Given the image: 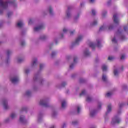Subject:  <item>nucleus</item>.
Masks as SVG:
<instances>
[{
  "label": "nucleus",
  "mask_w": 128,
  "mask_h": 128,
  "mask_svg": "<svg viewBox=\"0 0 128 128\" xmlns=\"http://www.w3.org/2000/svg\"><path fill=\"white\" fill-rule=\"evenodd\" d=\"M44 64H40L39 70L34 74V76L33 77L34 82H40L41 86L44 84V82L42 77V73H40L42 70H44Z\"/></svg>",
  "instance_id": "2"
},
{
  "label": "nucleus",
  "mask_w": 128,
  "mask_h": 128,
  "mask_svg": "<svg viewBox=\"0 0 128 128\" xmlns=\"http://www.w3.org/2000/svg\"><path fill=\"white\" fill-rule=\"evenodd\" d=\"M38 66V59L37 58H34L32 60V62L31 64V68H34Z\"/></svg>",
  "instance_id": "17"
},
{
  "label": "nucleus",
  "mask_w": 128,
  "mask_h": 128,
  "mask_svg": "<svg viewBox=\"0 0 128 128\" xmlns=\"http://www.w3.org/2000/svg\"><path fill=\"white\" fill-rule=\"evenodd\" d=\"M11 16H12V12H8V18H10Z\"/></svg>",
  "instance_id": "56"
},
{
  "label": "nucleus",
  "mask_w": 128,
  "mask_h": 128,
  "mask_svg": "<svg viewBox=\"0 0 128 128\" xmlns=\"http://www.w3.org/2000/svg\"><path fill=\"white\" fill-rule=\"evenodd\" d=\"M98 24V21L96 20H95L93 22L90 24L91 26H96Z\"/></svg>",
  "instance_id": "40"
},
{
  "label": "nucleus",
  "mask_w": 128,
  "mask_h": 128,
  "mask_svg": "<svg viewBox=\"0 0 128 128\" xmlns=\"http://www.w3.org/2000/svg\"><path fill=\"white\" fill-rule=\"evenodd\" d=\"M96 116V110H93L90 112V116L91 118H94Z\"/></svg>",
  "instance_id": "22"
},
{
  "label": "nucleus",
  "mask_w": 128,
  "mask_h": 128,
  "mask_svg": "<svg viewBox=\"0 0 128 128\" xmlns=\"http://www.w3.org/2000/svg\"><path fill=\"white\" fill-rule=\"evenodd\" d=\"M48 12L50 16H54V10L52 9V6H50L48 8Z\"/></svg>",
  "instance_id": "16"
},
{
  "label": "nucleus",
  "mask_w": 128,
  "mask_h": 128,
  "mask_svg": "<svg viewBox=\"0 0 128 128\" xmlns=\"http://www.w3.org/2000/svg\"><path fill=\"white\" fill-rule=\"evenodd\" d=\"M78 60V57L76 56H74V63L72 64L70 66V70H72V68H74V65L76 64V60Z\"/></svg>",
  "instance_id": "18"
},
{
  "label": "nucleus",
  "mask_w": 128,
  "mask_h": 128,
  "mask_svg": "<svg viewBox=\"0 0 128 128\" xmlns=\"http://www.w3.org/2000/svg\"><path fill=\"white\" fill-rule=\"evenodd\" d=\"M126 106V103L122 102L119 104V108H122L123 106Z\"/></svg>",
  "instance_id": "43"
},
{
  "label": "nucleus",
  "mask_w": 128,
  "mask_h": 128,
  "mask_svg": "<svg viewBox=\"0 0 128 128\" xmlns=\"http://www.w3.org/2000/svg\"><path fill=\"white\" fill-rule=\"evenodd\" d=\"M28 110V107H22L20 110V112L22 114L23 112H26Z\"/></svg>",
  "instance_id": "31"
},
{
  "label": "nucleus",
  "mask_w": 128,
  "mask_h": 128,
  "mask_svg": "<svg viewBox=\"0 0 128 128\" xmlns=\"http://www.w3.org/2000/svg\"><path fill=\"white\" fill-rule=\"evenodd\" d=\"M40 105L44 108H50V104H48V98H45L40 100Z\"/></svg>",
  "instance_id": "6"
},
{
  "label": "nucleus",
  "mask_w": 128,
  "mask_h": 128,
  "mask_svg": "<svg viewBox=\"0 0 128 128\" xmlns=\"http://www.w3.org/2000/svg\"><path fill=\"white\" fill-rule=\"evenodd\" d=\"M66 106V100H63L61 102V108L62 110H64Z\"/></svg>",
  "instance_id": "21"
},
{
  "label": "nucleus",
  "mask_w": 128,
  "mask_h": 128,
  "mask_svg": "<svg viewBox=\"0 0 128 128\" xmlns=\"http://www.w3.org/2000/svg\"><path fill=\"white\" fill-rule=\"evenodd\" d=\"M116 36H119L121 40H126V37L124 34V30H122L120 28L118 30L114 38L112 40V42L114 44L118 43V40H116Z\"/></svg>",
  "instance_id": "3"
},
{
  "label": "nucleus",
  "mask_w": 128,
  "mask_h": 128,
  "mask_svg": "<svg viewBox=\"0 0 128 128\" xmlns=\"http://www.w3.org/2000/svg\"><path fill=\"white\" fill-rule=\"evenodd\" d=\"M66 84V82H64L61 84V87L64 88Z\"/></svg>",
  "instance_id": "48"
},
{
  "label": "nucleus",
  "mask_w": 128,
  "mask_h": 128,
  "mask_svg": "<svg viewBox=\"0 0 128 128\" xmlns=\"http://www.w3.org/2000/svg\"><path fill=\"white\" fill-rule=\"evenodd\" d=\"M82 36H79L76 38L75 41L72 42L71 48H74V46H78L80 44V42H82Z\"/></svg>",
  "instance_id": "7"
},
{
  "label": "nucleus",
  "mask_w": 128,
  "mask_h": 128,
  "mask_svg": "<svg viewBox=\"0 0 128 128\" xmlns=\"http://www.w3.org/2000/svg\"><path fill=\"white\" fill-rule=\"evenodd\" d=\"M122 114V110H120V108L118 110V114Z\"/></svg>",
  "instance_id": "62"
},
{
  "label": "nucleus",
  "mask_w": 128,
  "mask_h": 128,
  "mask_svg": "<svg viewBox=\"0 0 128 128\" xmlns=\"http://www.w3.org/2000/svg\"><path fill=\"white\" fill-rule=\"evenodd\" d=\"M108 30H114V24H110L108 26Z\"/></svg>",
  "instance_id": "44"
},
{
  "label": "nucleus",
  "mask_w": 128,
  "mask_h": 128,
  "mask_svg": "<svg viewBox=\"0 0 128 128\" xmlns=\"http://www.w3.org/2000/svg\"><path fill=\"white\" fill-rule=\"evenodd\" d=\"M113 20L116 24H119L120 19H118V14L116 13L113 15Z\"/></svg>",
  "instance_id": "11"
},
{
  "label": "nucleus",
  "mask_w": 128,
  "mask_h": 128,
  "mask_svg": "<svg viewBox=\"0 0 128 128\" xmlns=\"http://www.w3.org/2000/svg\"><path fill=\"white\" fill-rule=\"evenodd\" d=\"M122 90H126L128 89V86L126 84H123L122 86Z\"/></svg>",
  "instance_id": "38"
},
{
  "label": "nucleus",
  "mask_w": 128,
  "mask_h": 128,
  "mask_svg": "<svg viewBox=\"0 0 128 128\" xmlns=\"http://www.w3.org/2000/svg\"><path fill=\"white\" fill-rule=\"evenodd\" d=\"M114 60V56L108 57V60H110V62H112V60Z\"/></svg>",
  "instance_id": "50"
},
{
  "label": "nucleus",
  "mask_w": 128,
  "mask_h": 128,
  "mask_svg": "<svg viewBox=\"0 0 128 128\" xmlns=\"http://www.w3.org/2000/svg\"><path fill=\"white\" fill-rule=\"evenodd\" d=\"M112 96V93L110 92H108L106 94V96H108V98H110V96Z\"/></svg>",
  "instance_id": "54"
},
{
  "label": "nucleus",
  "mask_w": 128,
  "mask_h": 128,
  "mask_svg": "<svg viewBox=\"0 0 128 128\" xmlns=\"http://www.w3.org/2000/svg\"><path fill=\"white\" fill-rule=\"evenodd\" d=\"M80 14H78L76 16H75L74 18V22H76V20H78V18H80Z\"/></svg>",
  "instance_id": "42"
},
{
  "label": "nucleus",
  "mask_w": 128,
  "mask_h": 128,
  "mask_svg": "<svg viewBox=\"0 0 128 128\" xmlns=\"http://www.w3.org/2000/svg\"><path fill=\"white\" fill-rule=\"evenodd\" d=\"M57 52L56 51H52L51 53V58H54L56 56Z\"/></svg>",
  "instance_id": "36"
},
{
  "label": "nucleus",
  "mask_w": 128,
  "mask_h": 128,
  "mask_svg": "<svg viewBox=\"0 0 128 128\" xmlns=\"http://www.w3.org/2000/svg\"><path fill=\"white\" fill-rule=\"evenodd\" d=\"M112 104H110L108 106L107 110L105 113V119H106V116H108V114H110V112H112Z\"/></svg>",
  "instance_id": "12"
},
{
  "label": "nucleus",
  "mask_w": 128,
  "mask_h": 128,
  "mask_svg": "<svg viewBox=\"0 0 128 128\" xmlns=\"http://www.w3.org/2000/svg\"><path fill=\"white\" fill-rule=\"evenodd\" d=\"M24 59L23 58H18L17 59V62L18 64H20L21 62H24Z\"/></svg>",
  "instance_id": "39"
},
{
  "label": "nucleus",
  "mask_w": 128,
  "mask_h": 128,
  "mask_svg": "<svg viewBox=\"0 0 128 128\" xmlns=\"http://www.w3.org/2000/svg\"><path fill=\"white\" fill-rule=\"evenodd\" d=\"M86 95V90H84L80 94V96H82Z\"/></svg>",
  "instance_id": "47"
},
{
  "label": "nucleus",
  "mask_w": 128,
  "mask_h": 128,
  "mask_svg": "<svg viewBox=\"0 0 128 128\" xmlns=\"http://www.w3.org/2000/svg\"><path fill=\"white\" fill-rule=\"evenodd\" d=\"M92 16H96V10H92Z\"/></svg>",
  "instance_id": "55"
},
{
  "label": "nucleus",
  "mask_w": 128,
  "mask_h": 128,
  "mask_svg": "<svg viewBox=\"0 0 128 128\" xmlns=\"http://www.w3.org/2000/svg\"><path fill=\"white\" fill-rule=\"evenodd\" d=\"M84 55L85 56H90V52L88 51V49L86 48L84 50Z\"/></svg>",
  "instance_id": "25"
},
{
  "label": "nucleus",
  "mask_w": 128,
  "mask_h": 128,
  "mask_svg": "<svg viewBox=\"0 0 128 128\" xmlns=\"http://www.w3.org/2000/svg\"><path fill=\"white\" fill-rule=\"evenodd\" d=\"M62 32L64 34H66V32H70V30L66 28H64L62 30Z\"/></svg>",
  "instance_id": "45"
},
{
  "label": "nucleus",
  "mask_w": 128,
  "mask_h": 128,
  "mask_svg": "<svg viewBox=\"0 0 128 128\" xmlns=\"http://www.w3.org/2000/svg\"><path fill=\"white\" fill-rule=\"evenodd\" d=\"M56 116H58V112H56V110H53L52 112V117L53 118H56Z\"/></svg>",
  "instance_id": "29"
},
{
  "label": "nucleus",
  "mask_w": 128,
  "mask_h": 128,
  "mask_svg": "<svg viewBox=\"0 0 128 128\" xmlns=\"http://www.w3.org/2000/svg\"><path fill=\"white\" fill-rule=\"evenodd\" d=\"M96 44H95L92 42H91L89 44V46L92 48V50H94L96 48V46H97L98 48H102V40L100 39H98L96 40Z\"/></svg>",
  "instance_id": "5"
},
{
  "label": "nucleus",
  "mask_w": 128,
  "mask_h": 128,
  "mask_svg": "<svg viewBox=\"0 0 128 128\" xmlns=\"http://www.w3.org/2000/svg\"><path fill=\"white\" fill-rule=\"evenodd\" d=\"M110 4H112V0H109L108 2V6H110Z\"/></svg>",
  "instance_id": "64"
},
{
  "label": "nucleus",
  "mask_w": 128,
  "mask_h": 128,
  "mask_svg": "<svg viewBox=\"0 0 128 128\" xmlns=\"http://www.w3.org/2000/svg\"><path fill=\"white\" fill-rule=\"evenodd\" d=\"M102 102H98V110H100V108H102Z\"/></svg>",
  "instance_id": "46"
},
{
  "label": "nucleus",
  "mask_w": 128,
  "mask_h": 128,
  "mask_svg": "<svg viewBox=\"0 0 128 128\" xmlns=\"http://www.w3.org/2000/svg\"><path fill=\"white\" fill-rule=\"evenodd\" d=\"M80 114V106H76V114Z\"/></svg>",
  "instance_id": "34"
},
{
  "label": "nucleus",
  "mask_w": 128,
  "mask_h": 128,
  "mask_svg": "<svg viewBox=\"0 0 128 128\" xmlns=\"http://www.w3.org/2000/svg\"><path fill=\"white\" fill-rule=\"evenodd\" d=\"M12 122V120H11V118L10 117H8V118H6L4 120V122L5 124H8V122Z\"/></svg>",
  "instance_id": "37"
},
{
  "label": "nucleus",
  "mask_w": 128,
  "mask_h": 128,
  "mask_svg": "<svg viewBox=\"0 0 128 128\" xmlns=\"http://www.w3.org/2000/svg\"><path fill=\"white\" fill-rule=\"evenodd\" d=\"M102 68L103 72H106V70H108V66H106V65L104 64L102 66Z\"/></svg>",
  "instance_id": "32"
},
{
  "label": "nucleus",
  "mask_w": 128,
  "mask_h": 128,
  "mask_svg": "<svg viewBox=\"0 0 128 128\" xmlns=\"http://www.w3.org/2000/svg\"><path fill=\"white\" fill-rule=\"evenodd\" d=\"M78 124V121H73L72 122V124H73V126H76L77 124Z\"/></svg>",
  "instance_id": "52"
},
{
  "label": "nucleus",
  "mask_w": 128,
  "mask_h": 128,
  "mask_svg": "<svg viewBox=\"0 0 128 128\" xmlns=\"http://www.w3.org/2000/svg\"><path fill=\"white\" fill-rule=\"evenodd\" d=\"M106 30V26H102L99 29V32H104V30Z\"/></svg>",
  "instance_id": "33"
},
{
  "label": "nucleus",
  "mask_w": 128,
  "mask_h": 128,
  "mask_svg": "<svg viewBox=\"0 0 128 128\" xmlns=\"http://www.w3.org/2000/svg\"><path fill=\"white\" fill-rule=\"evenodd\" d=\"M2 106H4V109L5 110H8L10 108V106L8 104V99L4 98L2 100Z\"/></svg>",
  "instance_id": "13"
},
{
  "label": "nucleus",
  "mask_w": 128,
  "mask_h": 128,
  "mask_svg": "<svg viewBox=\"0 0 128 128\" xmlns=\"http://www.w3.org/2000/svg\"><path fill=\"white\" fill-rule=\"evenodd\" d=\"M66 126V123L64 122L62 125V128H65Z\"/></svg>",
  "instance_id": "59"
},
{
  "label": "nucleus",
  "mask_w": 128,
  "mask_h": 128,
  "mask_svg": "<svg viewBox=\"0 0 128 128\" xmlns=\"http://www.w3.org/2000/svg\"><path fill=\"white\" fill-rule=\"evenodd\" d=\"M125 58L124 54H122L120 56V60H124Z\"/></svg>",
  "instance_id": "61"
},
{
  "label": "nucleus",
  "mask_w": 128,
  "mask_h": 128,
  "mask_svg": "<svg viewBox=\"0 0 128 128\" xmlns=\"http://www.w3.org/2000/svg\"><path fill=\"white\" fill-rule=\"evenodd\" d=\"M128 26H124V32H127L128 31Z\"/></svg>",
  "instance_id": "57"
},
{
  "label": "nucleus",
  "mask_w": 128,
  "mask_h": 128,
  "mask_svg": "<svg viewBox=\"0 0 128 128\" xmlns=\"http://www.w3.org/2000/svg\"><path fill=\"white\" fill-rule=\"evenodd\" d=\"M16 26L19 28H22L24 26L22 21H19L16 24Z\"/></svg>",
  "instance_id": "26"
},
{
  "label": "nucleus",
  "mask_w": 128,
  "mask_h": 128,
  "mask_svg": "<svg viewBox=\"0 0 128 128\" xmlns=\"http://www.w3.org/2000/svg\"><path fill=\"white\" fill-rule=\"evenodd\" d=\"M102 80L104 82H105V84H108V76L106 75L103 74L102 75Z\"/></svg>",
  "instance_id": "20"
},
{
  "label": "nucleus",
  "mask_w": 128,
  "mask_h": 128,
  "mask_svg": "<svg viewBox=\"0 0 128 128\" xmlns=\"http://www.w3.org/2000/svg\"><path fill=\"white\" fill-rule=\"evenodd\" d=\"M44 116V113L42 112H40L38 114V122H42V117Z\"/></svg>",
  "instance_id": "19"
},
{
  "label": "nucleus",
  "mask_w": 128,
  "mask_h": 128,
  "mask_svg": "<svg viewBox=\"0 0 128 128\" xmlns=\"http://www.w3.org/2000/svg\"><path fill=\"white\" fill-rule=\"evenodd\" d=\"M86 82V80L85 79H84L83 78H80L79 79V82L80 84H84V82Z\"/></svg>",
  "instance_id": "35"
},
{
  "label": "nucleus",
  "mask_w": 128,
  "mask_h": 128,
  "mask_svg": "<svg viewBox=\"0 0 128 128\" xmlns=\"http://www.w3.org/2000/svg\"><path fill=\"white\" fill-rule=\"evenodd\" d=\"M21 34L22 36H24V34H26V30H22L21 32Z\"/></svg>",
  "instance_id": "60"
},
{
  "label": "nucleus",
  "mask_w": 128,
  "mask_h": 128,
  "mask_svg": "<svg viewBox=\"0 0 128 128\" xmlns=\"http://www.w3.org/2000/svg\"><path fill=\"white\" fill-rule=\"evenodd\" d=\"M86 101L88 102H92V96L88 95L86 97Z\"/></svg>",
  "instance_id": "27"
},
{
  "label": "nucleus",
  "mask_w": 128,
  "mask_h": 128,
  "mask_svg": "<svg viewBox=\"0 0 128 128\" xmlns=\"http://www.w3.org/2000/svg\"><path fill=\"white\" fill-rule=\"evenodd\" d=\"M24 72L26 74H30V70L29 69H26L24 70Z\"/></svg>",
  "instance_id": "53"
},
{
  "label": "nucleus",
  "mask_w": 128,
  "mask_h": 128,
  "mask_svg": "<svg viewBox=\"0 0 128 128\" xmlns=\"http://www.w3.org/2000/svg\"><path fill=\"white\" fill-rule=\"evenodd\" d=\"M74 10V6H68V9L66 11V18H72V13L70 12V11Z\"/></svg>",
  "instance_id": "8"
},
{
  "label": "nucleus",
  "mask_w": 128,
  "mask_h": 128,
  "mask_svg": "<svg viewBox=\"0 0 128 128\" xmlns=\"http://www.w3.org/2000/svg\"><path fill=\"white\" fill-rule=\"evenodd\" d=\"M19 79L18 76H13L12 77H10V82L13 84H16L18 82Z\"/></svg>",
  "instance_id": "10"
},
{
  "label": "nucleus",
  "mask_w": 128,
  "mask_h": 128,
  "mask_svg": "<svg viewBox=\"0 0 128 128\" xmlns=\"http://www.w3.org/2000/svg\"><path fill=\"white\" fill-rule=\"evenodd\" d=\"M114 76H118V74H120V72L116 68V66H114Z\"/></svg>",
  "instance_id": "28"
},
{
  "label": "nucleus",
  "mask_w": 128,
  "mask_h": 128,
  "mask_svg": "<svg viewBox=\"0 0 128 128\" xmlns=\"http://www.w3.org/2000/svg\"><path fill=\"white\" fill-rule=\"evenodd\" d=\"M12 54V51L10 50H7L6 51V60H4V62H2L0 64V66H4V64L6 66H8V64L10 62V54Z\"/></svg>",
  "instance_id": "4"
},
{
  "label": "nucleus",
  "mask_w": 128,
  "mask_h": 128,
  "mask_svg": "<svg viewBox=\"0 0 128 128\" xmlns=\"http://www.w3.org/2000/svg\"><path fill=\"white\" fill-rule=\"evenodd\" d=\"M24 96L27 98H30L32 96V91L30 90H27L26 91Z\"/></svg>",
  "instance_id": "23"
},
{
  "label": "nucleus",
  "mask_w": 128,
  "mask_h": 128,
  "mask_svg": "<svg viewBox=\"0 0 128 128\" xmlns=\"http://www.w3.org/2000/svg\"><path fill=\"white\" fill-rule=\"evenodd\" d=\"M69 32H70V36H72L74 34V32H76V30H73L72 31H70L69 30Z\"/></svg>",
  "instance_id": "58"
},
{
  "label": "nucleus",
  "mask_w": 128,
  "mask_h": 128,
  "mask_svg": "<svg viewBox=\"0 0 128 128\" xmlns=\"http://www.w3.org/2000/svg\"><path fill=\"white\" fill-rule=\"evenodd\" d=\"M20 44L21 46H26V42L24 41V40H20Z\"/></svg>",
  "instance_id": "41"
},
{
  "label": "nucleus",
  "mask_w": 128,
  "mask_h": 128,
  "mask_svg": "<svg viewBox=\"0 0 128 128\" xmlns=\"http://www.w3.org/2000/svg\"><path fill=\"white\" fill-rule=\"evenodd\" d=\"M19 122H20V124H26L27 122L26 120V117L24 116L20 115L19 118Z\"/></svg>",
  "instance_id": "15"
},
{
  "label": "nucleus",
  "mask_w": 128,
  "mask_h": 128,
  "mask_svg": "<svg viewBox=\"0 0 128 128\" xmlns=\"http://www.w3.org/2000/svg\"><path fill=\"white\" fill-rule=\"evenodd\" d=\"M10 118H11L12 120H14L16 118V114L12 112L10 114Z\"/></svg>",
  "instance_id": "30"
},
{
  "label": "nucleus",
  "mask_w": 128,
  "mask_h": 128,
  "mask_svg": "<svg viewBox=\"0 0 128 128\" xmlns=\"http://www.w3.org/2000/svg\"><path fill=\"white\" fill-rule=\"evenodd\" d=\"M53 46H54V44H52V43H50V44H49L48 46V48L49 50H52Z\"/></svg>",
  "instance_id": "49"
},
{
  "label": "nucleus",
  "mask_w": 128,
  "mask_h": 128,
  "mask_svg": "<svg viewBox=\"0 0 128 128\" xmlns=\"http://www.w3.org/2000/svg\"><path fill=\"white\" fill-rule=\"evenodd\" d=\"M10 4H12L14 7L16 6V0L13 1H10V0H0V14H2L4 12V10H6L8 8V6Z\"/></svg>",
  "instance_id": "1"
},
{
  "label": "nucleus",
  "mask_w": 128,
  "mask_h": 128,
  "mask_svg": "<svg viewBox=\"0 0 128 128\" xmlns=\"http://www.w3.org/2000/svg\"><path fill=\"white\" fill-rule=\"evenodd\" d=\"M48 36L46 35H41L39 37V40H48Z\"/></svg>",
  "instance_id": "24"
},
{
  "label": "nucleus",
  "mask_w": 128,
  "mask_h": 128,
  "mask_svg": "<svg viewBox=\"0 0 128 128\" xmlns=\"http://www.w3.org/2000/svg\"><path fill=\"white\" fill-rule=\"evenodd\" d=\"M44 28V24H40L38 26L34 27V32H40V30Z\"/></svg>",
  "instance_id": "14"
},
{
  "label": "nucleus",
  "mask_w": 128,
  "mask_h": 128,
  "mask_svg": "<svg viewBox=\"0 0 128 128\" xmlns=\"http://www.w3.org/2000/svg\"><path fill=\"white\" fill-rule=\"evenodd\" d=\"M120 119L118 118V116H114L112 118L111 122L112 126H114L116 124H120Z\"/></svg>",
  "instance_id": "9"
},
{
  "label": "nucleus",
  "mask_w": 128,
  "mask_h": 128,
  "mask_svg": "<svg viewBox=\"0 0 128 128\" xmlns=\"http://www.w3.org/2000/svg\"><path fill=\"white\" fill-rule=\"evenodd\" d=\"M32 22H34L32 21V19L29 20V22H28L29 24H32Z\"/></svg>",
  "instance_id": "63"
},
{
  "label": "nucleus",
  "mask_w": 128,
  "mask_h": 128,
  "mask_svg": "<svg viewBox=\"0 0 128 128\" xmlns=\"http://www.w3.org/2000/svg\"><path fill=\"white\" fill-rule=\"evenodd\" d=\"M106 14H107L106 11H104V12H102V16L103 18L106 17Z\"/></svg>",
  "instance_id": "51"
}]
</instances>
